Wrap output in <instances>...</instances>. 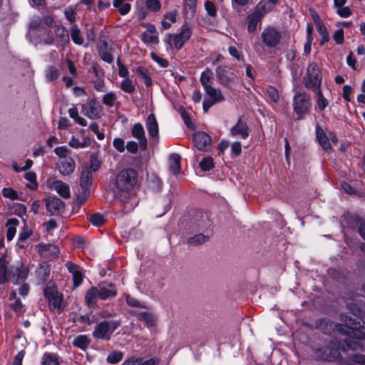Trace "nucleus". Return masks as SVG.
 <instances>
[{
  "mask_svg": "<svg viewBox=\"0 0 365 365\" xmlns=\"http://www.w3.org/2000/svg\"><path fill=\"white\" fill-rule=\"evenodd\" d=\"M138 183V173L132 168L121 170L117 175L115 185L123 192H129Z\"/></svg>",
  "mask_w": 365,
  "mask_h": 365,
  "instance_id": "f257e3e1",
  "label": "nucleus"
},
{
  "mask_svg": "<svg viewBox=\"0 0 365 365\" xmlns=\"http://www.w3.org/2000/svg\"><path fill=\"white\" fill-rule=\"evenodd\" d=\"M322 76L316 63H310L307 69V73L303 78L304 86L312 91L320 88Z\"/></svg>",
  "mask_w": 365,
  "mask_h": 365,
  "instance_id": "f03ea898",
  "label": "nucleus"
},
{
  "mask_svg": "<svg viewBox=\"0 0 365 365\" xmlns=\"http://www.w3.org/2000/svg\"><path fill=\"white\" fill-rule=\"evenodd\" d=\"M120 326V321H102L95 326L92 336L97 339L109 340L114 331Z\"/></svg>",
  "mask_w": 365,
  "mask_h": 365,
  "instance_id": "7ed1b4c3",
  "label": "nucleus"
},
{
  "mask_svg": "<svg viewBox=\"0 0 365 365\" xmlns=\"http://www.w3.org/2000/svg\"><path fill=\"white\" fill-rule=\"evenodd\" d=\"M340 319L344 324H338L336 326V329L339 332L349 334V330H365V322L360 318V317H351L347 314H341Z\"/></svg>",
  "mask_w": 365,
  "mask_h": 365,
  "instance_id": "20e7f679",
  "label": "nucleus"
},
{
  "mask_svg": "<svg viewBox=\"0 0 365 365\" xmlns=\"http://www.w3.org/2000/svg\"><path fill=\"white\" fill-rule=\"evenodd\" d=\"M312 106L310 96L304 92L297 93L293 98V110L297 115V119L301 120L309 113Z\"/></svg>",
  "mask_w": 365,
  "mask_h": 365,
  "instance_id": "39448f33",
  "label": "nucleus"
},
{
  "mask_svg": "<svg viewBox=\"0 0 365 365\" xmlns=\"http://www.w3.org/2000/svg\"><path fill=\"white\" fill-rule=\"evenodd\" d=\"M192 35L190 28L185 24L182 26L180 32L177 34H168L165 41L170 47L180 50L184 44L189 41Z\"/></svg>",
  "mask_w": 365,
  "mask_h": 365,
  "instance_id": "423d86ee",
  "label": "nucleus"
},
{
  "mask_svg": "<svg viewBox=\"0 0 365 365\" xmlns=\"http://www.w3.org/2000/svg\"><path fill=\"white\" fill-rule=\"evenodd\" d=\"M215 74L220 83L226 87H230V86L235 82L237 78L236 75L232 71V70L225 66H220L217 67L215 69Z\"/></svg>",
  "mask_w": 365,
  "mask_h": 365,
  "instance_id": "0eeeda50",
  "label": "nucleus"
},
{
  "mask_svg": "<svg viewBox=\"0 0 365 365\" xmlns=\"http://www.w3.org/2000/svg\"><path fill=\"white\" fill-rule=\"evenodd\" d=\"M261 37L263 43L269 48L277 46L281 40L280 32L272 27L264 29L261 34Z\"/></svg>",
  "mask_w": 365,
  "mask_h": 365,
  "instance_id": "6e6552de",
  "label": "nucleus"
},
{
  "mask_svg": "<svg viewBox=\"0 0 365 365\" xmlns=\"http://www.w3.org/2000/svg\"><path fill=\"white\" fill-rule=\"evenodd\" d=\"M45 297L48 299L49 305L53 309H60L63 300L62 294H60L55 287H46L43 289Z\"/></svg>",
  "mask_w": 365,
  "mask_h": 365,
  "instance_id": "1a4fd4ad",
  "label": "nucleus"
},
{
  "mask_svg": "<svg viewBox=\"0 0 365 365\" xmlns=\"http://www.w3.org/2000/svg\"><path fill=\"white\" fill-rule=\"evenodd\" d=\"M82 113L91 119H99L101 117L102 106L96 99H92L87 106H83Z\"/></svg>",
  "mask_w": 365,
  "mask_h": 365,
  "instance_id": "9d476101",
  "label": "nucleus"
},
{
  "mask_svg": "<svg viewBox=\"0 0 365 365\" xmlns=\"http://www.w3.org/2000/svg\"><path fill=\"white\" fill-rule=\"evenodd\" d=\"M46 207L51 215H58L64 210L65 203L57 197H49L46 200Z\"/></svg>",
  "mask_w": 365,
  "mask_h": 365,
  "instance_id": "9b49d317",
  "label": "nucleus"
},
{
  "mask_svg": "<svg viewBox=\"0 0 365 365\" xmlns=\"http://www.w3.org/2000/svg\"><path fill=\"white\" fill-rule=\"evenodd\" d=\"M211 137L205 132H197L193 136L195 146L202 151H208L211 144Z\"/></svg>",
  "mask_w": 365,
  "mask_h": 365,
  "instance_id": "f8f14e48",
  "label": "nucleus"
},
{
  "mask_svg": "<svg viewBox=\"0 0 365 365\" xmlns=\"http://www.w3.org/2000/svg\"><path fill=\"white\" fill-rule=\"evenodd\" d=\"M132 136L139 141V147L141 150H145L148 148V140L145 137L144 128L141 123L134 124L131 129Z\"/></svg>",
  "mask_w": 365,
  "mask_h": 365,
  "instance_id": "ddd939ff",
  "label": "nucleus"
},
{
  "mask_svg": "<svg viewBox=\"0 0 365 365\" xmlns=\"http://www.w3.org/2000/svg\"><path fill=\"white\" fill-rule=\"evenodd\" d=\"M232 136H237L245 139L249 135V128L247 123L240 118L237 123L230 129Z\"/></svg>",
  "mask_w": 365,
  "mask_h": 365,
  "instance_id": "4468645a",
  "label": "nucleus"
},
{
  "mask_svg": "<svg viewBox=\"0 0 365 365\" xmlns=\"http://www.w3.org/2000/svg\"><path fill=\"white\" fill-rule=\"evenodd\" d=\"M38 252L45 258L56 257L59 254V249L57 246L51 244H38L36 246Z\"/></svg>",
  "mask_w": 365,
  "mask_h": 365,
  "instance_id": "2eb2a0df",
  "label": "nucleus"
},
{
  "mask_svg": "<svg viewBox=\"0 0 365 365\" xmlns=\"http://www.w3.org/2000/svg\"><path fill=\"white\" fill-rule=\"evenodd\" d=\"M57 165L61 174L66 176L73 173L76 168V163L71 157L59 159Z\"/></svg>",
  "mask_w": 365,
  "mask_h": 365,
  "instance_id": "dca6fc26",
  "label": "nucleus"
},
{
  "mask_svg": "<svg viewBox=\"0 0 365 365\" xmlns=\"http://www.w3.org/2000/svg\"><path fill=\"white\" fill-rule=\"evenodd\" d=\"M98 51L101 58L108 63H112L113 61V56L111 54L112 48L109 46L106 40H101L98 45Z\"/></svg>",
  "mask_w": 365,
  "mask_h": 365,
  "instance_id": "f3484780",
  "label": "nucleus"
},
{
  "mask_svg": "<svg viewBox=\"0 0 365 365\" xmlns=\"http://www.w3.org/2000/svg\"><path fill=\"white\" fill-rule=\"evenodd\" d=\"M143 41L148 45H156L159 43L158 33L154 25H150L142 34Z\"/></svg>",
  "mask_w": 365,
  "mask_h": 365,
  "instance_id": "a211bd4d",
  "label": "nucleus"
},
{
  "mask_svg": "<svg viewBox=\"0 0 365 365\" xmlns=\"http://www.w3.org/2000/svg\"><path fill=\"white\" fill-rule=\"evenodd\" d=\"M54 31L57 44L60 46H66L69 43V34L66 27L56 25L54 26Z\"/></svg>",
  "mask_w": 365,
  "mask_h": 365,
  "instance_id": "6ab92c4d",
  "label": "nucleus"
},
{
  "mask_svg": "<svg viewBox=\"0 0 365 365\" xmlns=\"http://www.w3.org/2000/svg\"><path fill=\"white\" fill-rule=\"evenodd\" d=\"M14 272V266H9V262L4 257L0 259V284H4L9 280L11 272Z\"/></svg>",
  "mask_w": 365,
  "mask_h": 365,
  "instance_id": "aec40b11",
  "label": "nucleus"
},
{
  "mask_svg": "<svg viewBox=\"0 0 365 365\" xmlns=\"http://www.w3.org/2000/svg\"><path fill=\"white\" fill-rule=\"evenodd\" d=\"M50 187L61 195L63 198H69L71 197L70 187L68 184L61 180H54Z\"/></svg>",
  "mask_w": 365,
  "mask_h": 365,
  "instance_id": "412c9836",
  "label": "nucleus"
},
{
  "mask_svg": "<svg viewBox=\"0 0 365 365\" xmlns=\"http://www.w3.org/2000/svg\"><path fill=\"white\" fill-rule=\"evenodd\" d=\"M51 267L48 264H40L36 269V277L38 284H44L48 279Z\"/></svg>",
  "mask_w": 365,
  "mask_h": 365,
  "instance_id": "4be33fe9",
  "label": "nucleus"
},
{
  "mask_svg": "<svg viewBox=\"0 0 365 365\" xmlns=\"http://www.w3.org/2000/svg\"><path fill=\"white\" fill-rule=\"evenodd\" d=\"M92 183V173L89 169H83L81 180H80V185L83 189V192L85 195L86 197L88 196V189L91 185Z\"/></svg>",
  "mask_w": 365,
  "mask_h": 365,
  "instance_id": "5701e85b",
  "label": "nucleus"
},
{
  "mask_svg": "<svg viewBox=\"0 0 365 365\" xmlns=\"http://www.w3.org/2000/svg\"><path fill=\"white\" fill-rule=\"evenodd\" d=\"M146 128L150 136L155 138L158 136V123L153 113H150L145 121Z\"/></svg>",
  "mask_w": 365,
  "mask_h": 365,
  "instance_id": "b1692460",
  "label": "nucleus"
},
{
  "mask_svg": "<svg viewBox=\"0 0 365 365\" xmlns=\"http://www.w3.org/2000/svg\"><path fill=\"white\" fill-rule=\"evenodd\" d=\"M159 363L160 360L157 358L143 360L140 357H131L126 359L122 365H158Z\"/></svg>",
  "mask_w": 365,
  "mask_h": 365,
  "instance_id": "393cba45",
  "label": "nucleus"
},
{
  "mask_svg": "<svg viewBox=\"0 0 365 365\" xmlns=\"http://www.w3.org/2000/svg\"><path fill=\"white\" fill-rule=\"evenodd\" d=\"M348 224L351 227H356L358 233L365 240V220L357 217H351L349 219Z\"/></svg>",
  "mask_w": 365,
  "mask_h": 365,
  "instance_id": "a878e982",
  "label": "nucleus"
},
{
  "mask_svg": "<svg viewBox=\"0 0 365 365\" xmlns=\"http://www.w3.org/2000/svg\"><path fill=\"white\" fill-rule=\"evenodd\" d=\"M316 135L319 143L324 150H328L331 149V145L328 136L323 129L318 125L316 126Z\"/></svg>",
  "mask_w": 365,
  "mask_h": 365,
  "instance_id": "bb28decb",
  "label": "nucleus"
},
{
  "mask_svg": "<svg viewBox=\"0 0 365 365\" xmlns=\"http://www.w3.org/2000/svg\"><path fill=\"white\" fill-rule=\"evenodd\" d=\"M99 298L101 299H107L109 297H113L116 296L117 289L115 287L110 283L106 286L101 287L99 289Z\"/></svg>",
  "mask_w": 365,
  "mask_h": 365,
  "instance_id": "cd10ccee",
  "label": "nucleus"
},
{
  "mask_svg": "<svg viewBox=\"0 0 365 365\" xmlns=\"http://www.w3.org/2000/svg\"><path fill=\"white\" fill-rule=\"evenodd\" d=\"M205 91L210 98V100H212L214 102L220 103L225 100V98L220 88H215L212 86L210 87L206 88Z\"/></svg>",
  "mask_w": 365,
  "mask_h": 365,
  "instance_id": "c85d7f7f",
  "label": "nucleus"
},
{
  "mask_svg": "<svg viewBox=\"0 0 365 365\" xmlns=\"http://www.w3.org/2000/svg\"><path fill=\"white\" fill-rule=\"evenodd\" d=\"M180 156L177 153H173L169 159V170L173 175H177L180 170Z\"/></svg>",
  "mask_w": 365,
  "mask_h": 365,
  "instance_id": "c756f323",
  "label": "nucleus"
},
{
  "mask_svg": "<svg viewBox=\"0 0 365 365\" xmlns=\"http://www.w3.org/2000/svg\"><path fill=\"white\" fill-rule=\"evenodd\" d=\"M9 280L14 284L23 282L26 278V273L22 270L21 266H14V272H11Z\"/></svg>",
  "mask_w": 365,
  "mask_h": 365,
  "instance_id": "7c9ffc66",
  "label": "nucleus"
},
{
  "mask_svg": "<svg viewBox=\"0 0 365 365\" xmlns=\"http://www.w3.org/2000/svg\"><path fill=\"white\" fill-rule=\"evenodd\" d=\"M136 317L139 321L143 322L148 327H153L155 324L156 318L153 314L150 312H139L137 314Z\"/></svg>",
  "mask_w": 365,
  "mask_h": 365,
  "instance_id": "2f4dec72",
  "label": "nucleus"
},
{
  "mask_svg": "<svg viewBox=\"0 0 365 365\" xmlns=\"http://www.w3.org/2000/svg\"><path fill=\"white\" fill-rule=\"evenodd\" d=\"M99 297L98 289L91 287L86 293L85 300L89 307H93L96 304V298Z\"/></svg>",
  "mask_w": 365,
  "mask_h": 365,
  "instance_id": "473e14b6",
  "label": "nucleus"
},
{
  "mask_svg": "<svg viewBox=\"0 0 365 365\" xmlns=\"http://www.w3.org/2000/svg\"><path fill=\"white\" fill-rule=\"evenodd\" d=\"M19 221L16 218L9 219L6 222L7 234L6 238L9 241L13 240L16 234V227L19 225Z\"/></svg>",
  "mask_w": 365,
  "mask_h": 365,
  "instance_id": "72a5a7b5",
  "label": "nucleus"
},
{
  "mask_svg": "<svg viewBox=\"0 0 365 365\" xmlns=\"http://www.w3.org/2000/svg\"><path fill=\"white\" fill-rule=\"evenodd\" d=\"M324 349L322 354L319 355L320 358L327 361H331L333 359L338 358L340 354L334 349L329 347L320 348L318 351H321Z\"/></svg>",
  "mask_w": 365,
  "mask_h": 365,
  "instance_id": "f704fd0d",
  "label": "nucleus"
},
{
  "mask_svg": "<svg viewBox=\"0 0 365 365\" xmlns=\"http://www.w3.org/2000/svg\"><path fill=\"white\" fill-rule=\"evenodd\" d=\"M90 339L86 335H79L73 341V345L82 350H86L90 344Z\"/></svg>",
  "mask_w": 365,
  "mask_h": 365,
  "instance_id": "c9c22d12",
  "label": "nucleus"
},
{
  "mask_svg": "<svg viewBox=\"0 0 365 365\" xmlns=\"http://www.w3.org/2000/svg\"><path fill=\"white\" fill-rule=\"evenodd\" d=\"M200 81L204 90H205L206 88L212 86V71L210 69H206L203 71L200 75Z\"/></svg>",
  "mask_w": 365,
  "mask_h": 365,
  "instance_id": "e433bc0d",
  "label": "nucleus"
},
{
  "mask_svg": "<svg viewBox=\"0 0 365 365\" xmlns=\"http://www.w3.org/2000/svg\"><path fill=\"white\" fill-rule=\"evenodd\" d=\"M113 4L122 16L128 14L131 9V5L129 3H124V0H114Z\"/></svg>",
  "mask_w": 365,
  "mask_h": 365,
  "instance_id": "4c0bfd02",
  "label": "nucleus"
},
{
  "mask_svg": "<svg viewBox=\"0 0 365 365\" xmlns=\"http://www.w3.org/2000/svg\"><path fill=\"white\" fill-rule=\"evenodd\" d=\"M41 365H60V361L56 354L46 353L42 357Z\"/></svg>",
  "mask_w": 365,
  "mask_h": 365,
  "instance_id": "58836bf2",
  "label": "nucleus"
},
{
  "mask_svg": "<svg viewBox=\"0 0 365 365\" xmlns=\"http://www.w3.org/2000/svg\"><path fill=\"white\" fill-rule=\"evenodd\" d=\"M348 350L362 351L364 350V346L359 341L347 339L345 341V345L342 347V351H346Z\"/></svg>",
  "mask_w": 365,
  "mask_h": 365,
  "instance_id": "ea45409f",
  "label": "nucleus"
},
{
  "mask_svg": "<svg viewBox=\"0 0 365 365\" xmlns=\"http://www.w3.org/2000/svg\"><path fill=\"white\" fill-rule=\"evenodd\" d=\"M209 236L202 234H197L187 239V243L192 246H197L208 241Z\"/></svg>",
  "mask_w": 365,
  "mask_h": 365,
  "instance_id": "a19ab883",
  "label": "nucleus"
},
{
  "mask_svg": "<svg viewBox=\"0 0 365 365\" xmlns=\"http://www.w3.org/2000/svg\"><path fill=\"white\" fill-rule=\"evenodd\" d=\"M71 36L74 43L82 45L83 43V38L81 35V31L77 25H73L71 29Z\"/></svg>",
  "mask_w": 365,
  "mask_h": 365,
  "instance_id": "79ce46f5",
  "label": "nucleus"
},
{
  "mask_svg": "<svg viewBox=\"0 0 365 365\" xmlns=\"http://www.w3.org/2000/svg\"><path fill=\"white\" fill-rule=\"evenodd\" d=\"M136 73L146 86H151L152 80L148 73L147 69H145L144 67L139 66L136 69Z\"/></svg>",
  "mask_w": 365,
  "mask_h": 365,
  "instance_id": "37998d69",
  "label": "nucleus"
},
{
  "mask_svg": "<svg viewBox=\"0 0 365 365\" xmlns=\"http://www.w3.org/2000/svg\"><path fill=\"white\" fill-rule=\"evenodd\" d=\"M317 92V105L320 111L325 109V108L328 106V101L323 96L321 89L315 90Z\"/></svg>",
  "mask_w": 365,
  "mask_h": 365,
  "instance_id": "c03bdc74",
  "label": "nucleus"
},
{
  "mask_svg": "<svg viewBox=\"0 0 365 365\" xmlns=\"http://www.w3.org/2000/svg\"><path fill=\"white\" fill-rule=\"evenodd\" d=\"M121 89L128 93H133L135 91V86L129 78H124L120 83Z\"/></svg>",
  "mask_w": 365,
  "mask_h": 365,
  "instance_id": "a18cd8bd",
  "label": "nucleus"
},
{
  "mask_svg": "<svg viewBox=\"0 0 365 365\" xmlns=\"http://www.w3.org/2000/svg\"><path fill=\"white\" fill-rule=\"evenodd\" d=\"M59 76L58 70L53 66H48L46 70V78L48 81H53Z\"/></svg>",
  "mask_w": 365,
  "mask_h": 365,
  "instance_id": "49530a36",
  "label": "nucleus"
},
{
  "mask_svg": "<svg viewBox=\"0 0 365 365\" xmlns=\"http://www.w3.org/2000/svg\"><path fill=\"white\" fill-rule=\"evenodd\" d=\"M123 354L121 351H114L110 353L107 356V361L109 364H115L123 359Z\"/></svg>",
  "mask_w": 365,
  "mask_h": 365,
  "instance_id": "de8ad7c7",
  "label": "nucleus"
},
{
  "mask_svg": "<svg viewBox=\"0 0 365 365\" xmlns=\"http://www.w3.org/2000/svg\"><path fill=\"white\" fill-rule=\"evenodd\" d=\"M266 92L272 101H273L274 103H277L279 101V95L277 89L275 87L272 86H268L266 88Z\"/></svg>",
  "mask_w": 365,
  "mask_h": 365,
  "instance_id": "09e8293b",
  "label": "nucleus"
},
{
  "mask_svg": "<svg viewBox=\"0 0 365 365\" xmlns=\"http://www.w3.org/2000/svg\"><path fill=\"white\" fill-rule=\"evenodd\" d=\"M248 26L247 30L250 33H253L257 29V25L260 21L259 19L255 17V15L250 14L247 16Z\"/></svg>",
  "mask_w": 365,
  "mask_h": 365,
  "instance_id": "8fccbe9b",
  "label": "nucleus"
},
{
  "mask_svg": "<svg viewBox=\"0 0 365 365\" xmlns=\"http://www.w3.org/2000/svg\"><path fill=\"white\" fill-rule=\"evenodd\" d=\"M88 220L95 226H101L105 222L104 217L99 213H95L90 215Z\"/></svg>",
  "mask_w": 365,
  "mask_h": 365,
  "instance_id": "3c124183",
  "label": "nucleus"
},
{
  "mask_svg": "<svg viewBox=\"0 0 365 365\" xmlns=\"http://www.w3.org/2000/svg\"><path fill=\"white\" fill-rule=\"evenodd\" d=\"M266 13V4L263 3H259L254 11L251 14L252 15H255V17H257L261 20L262 17Z\"/></svg>",
  "mask_w": 365,
  "mask_h": 365,
  "instance_id": "603ef678",
  "label": "nucleus"
},
{
  "mask_svg": "<svg viewBox=\"0 0 365 365\" xmlns=\"http://www.w3.org/2000/svg\"><path fill=\"white\" fill-rule=\"evenodd\" d=\"M116 98V95L113 92H110L103 96V103L109 107H113Z\"/></svg>",
  "mask_w": 365,
  "mask_h": 365,
  "instance_id": "864d4df0",
  "label": "nucleus"
},
{
  "mask_svg": "<svg viewBox=\"0 0 365 365\" xmlns=\"http://www.w3.org/2000/svg\"><path fill=\"white\" fill-rule=\"evenodd\" d=\"M200 166L203 170H210L214 167L213 160L210 157L204 158L200 163Z\"/></svg>",
  "mask_w": 365,
  "mask_h": 365,
  "instance_id": "5fc2aeb1",
  "label": "nucleus"
},
{
  "mask_svg": "<svg viewBox=\"0 0 365 365\" xmlns=\"http://www.w3.org/2000/svg\"><path fill=\"white\" fill-rule=\"evenodd\" d=\"M205 9L207 11V14L210 16V17H216L217 16V11H216V8H215V6L214 4V3L211 1H206L205 2Z\"/></svg>",
  "mask_w": 365,
  "mask_h": 365,
  "instance_id": "6e6d98bb",
  "label": "nucleus"
},
{
  "mask_svg": "<svg viewBox=\"0 0 365 365\" xmlns=\"http://www.w3.org/2000/svg\"><path fill=\"white\" fill-rule=\"evenodd\" d=\"M54 152L59 159L68 158L69 150L66 146H59L55 148Z\"/></svg>",
  "mask_w": 365,
  "mask_h": 365,
  "instance_id": "4d7b16f0",
  "label": "nucleus"
},
{
  "mask_svg": "<svg viewBox=\"0 0 365 365\" xmlns=\"http://www.w3.org/2000/svg\"><path fill=\"white\" fill-rule=\"evenodd\" d=\"M347 308L354 317H360L361 314V305L355 303H349Z\"/></svg>",
  "mask_w": 365,
  "mask_h": 365,
  "instance_id": "13d9d810",
  "label": "nucleus"
},
{
  "mask_svg": "<svg viewBox=\"0 0 365 365\" xmlns=\"http://www.w3.org/2000/svg\"><path fill=\"white\" fill-rule=\"evenodd\" d=\"M68 144L70 146L76 149L83 148L88 146V144L85 140L81 142L78 138H76L75 137H72Z\"/></svg>",
  "mask_w": 365,
  "mask_h": 365,
  "instance_id": "bf43d9fd",
  "label": "nucleus"
},
{
  "mask_svg": "<svg viewBox=\"0 0 365 365\" xmlns=\"http://www.w3.org/2000/svg\"><path fill=\"white\" fill-rule=\"evenodd\" d=\"M152 59L155 61L162 68H167L169 66L168 61L163 58L159 57L156 53L152 52L150 53Z\"/></svg>",
  "mask_w": 365,
  "mask_h": 365,
  "instance_id": "052dcab7",
  "label": "nucleus"
},
{
  "mask_svg": "<svg viewBox=\"0 0 365 365\" xmlns=\"http://www.w3.org/2000/svg\"><path fill=\"white\" fill-rule=\"evenodd\" d=\"M113 147L120 153H123L125 150L124 140L120 138H115L113 142Z\"/></svg>",
  "mask_w": 365,
  "mask_h": 365,
  "instance_id": "680f3d73",
  "label": "nucleus"
},
{
  "mask_svg": "<svg viewBox=\"0 0 365 365\" xmlns=\"http://www.w3.org/2000/svg\"><path fill=\"white\" fill-rule=\"evenodd\" d=\"M100 168V162L98 160V158L93 155L91 158V163L89 167H86L83 169H89L91 171V173L93 172H96Z\"/></svg>",
  "mask_w": 365,
  "mask_h": 365,
  "instance_id": "e2e57ef3",
  "label": "nucleus"
},
{
  "mask_svg": "<svg viewBox=\"0 0 365 365\" xmlns=\"http://www.w3.org/2000/svg\"><path fill=\"white\" fill-rule=\"evenodd\" d=\"M10 307L17 314H21L24 312V306L19 299L10 304Z\"/></svg>",
  "mask_w": 365,
  "mask_h": 365,
  "instance_id": "0e129e2a",
  "label": "nucleus"
},
{
  "mask_svg": "<svg viewBox=\"0 0 365 365\" xmlns=\"http://www.w3.org/2000/svg\"><path fill=\"white\" fill-rule=\"evenodd\" d=\"M336 9L337 14L343 18H347L352 14V11L348 6H344L341 7L336 8Z\"/></svg>",
  "mask_w": 365,
  "mask_h": 365,
  "instance_id": "69168bd1",
  "label": "nucleus"
},
{
  "mask_svg": "<svg viewBox=\"0 0 365 365\" xmlns=\"http://www.w3.org/2000/svg\"><path fill=\"white\" fill-rule=\"evenodd\" d=\"M3 195L5 197L9 198L11 200H15L18 198V194L12 188L6 187L2 190Z\"/></svg>",
  "mask_w": 365,
  "mask_h": 365,
  "instance_id": "338daca9",
  "label": "nucleus"
},
{
  "mask_svg": "<svg viewBox=\"0 0 365 365\" xmlns=\"http://www.w3.org/2000/svg\"><path fill=\"white\" fill-rule=\"evenodd\" d=\"M350 356L353 362L361 365H365V355L361 354H354L350 355Z\"/></svg>",
  "mask_w": 365,
  "mask_h": 365,
  "instance_id": "774afa93",
  "label": "nucleus"
}]
</instances>
